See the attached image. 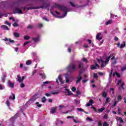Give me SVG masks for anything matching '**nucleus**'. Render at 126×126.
Masks as SVG:
<instances>
[{
    "label": "nucleus",
    "mask_w": 126,
    "mask_h": 126,
    "mask_svg": "<svg viewBox=\"0 0 126 126\" xmlns=\"http://www.w3.org/2000/svg\"><path fill=\"white\" fill-rule=\"evenodd\" d=\"M67 87H68L67 86H66L64 87L65 90L66 92H65V93H67L68 95H71V94L72 93L71 91H70L69 89H67Z\"/></svg>",
    "instance_id": "obj_17"
},
{
    "label": "nucleus",
    "mask_w": 126,
    "mask_h": 126,
    "mask_svg": "<svg viewBox=\"0 0 126 126\" xmlns=\"http://www.w3.org/2000/svg\"><path fill=\"white\" fill-rule=\"evenodd\" d=\"M110 93H111L112 94H115V92H114V89H110Z\"/></svg>",
    "instance_id": "obj_49"
},
{
    "label": "nucleus",
    "mask_w": 126,
    "mask_h": 126,
    "mask_svg": "<svg viewBox=\"0 0 126 126\" xmlns=\"http://www.w3.org/2000/svg\"><path fill=\"white\" fill-rule=\"evenodd\" d=\"M32 40L34 43H38L40 41V35H37L36 37H33Z\"/></svg>",
    "instance_id": "obj_11"
},
{
    "label": "nucleus",
    "mask_w": 126,
    "mask_h": 126,
    "mask_svg": "<svg viewBox=\"0 0 126 126\" xmlns=\"http://www.w3.org/2000/svg\"><path fill=\"white\" fill-rule=\"evenodd\" d=\"M5 24H6V25H8V26H10L11 24L7 21H5Z\"/></svg>",
    "instance_id": "obj_50"
},
{
    "label": "nucleus",
    "mask_w": 126,
    "mask_h": 126,
    "mask_svg": "<svg viewBox=\"0 0 126 126\" xmlns=\"http://www.w3.org/2000/svg\"><path fill=\"white\" fill-rule=\"evenodd\" d=\"M122 96L121 95H118V101H121V100H122Z\"/></svg>",
    "instance_id": "obj_57"
},
{
    "label": "nucleus",
    "mask_w": 126,
    "mask_h": 126,
    "mask_svg": "<svg viewBox=\"0 0 126 126\" xmlns=\"http://www.w3.org/2000/svg\"><path fill=\"white\" fill-rule=\"evenodd\" d=\"M64 76H65L66 83H68V82H69V78L71 77V76L66 73L64 74Z\"/></svg>",
    "instance_id": "obj_8"
},
{
    "label": "nucleus",
    "mask_w": 126,
    "mask_h": 126,
    "mask_svg": "<svg viewBox=\"0 0 126 126\" xmlns=\"http://www.w3.org/2000/svg\"><path fill=\"white\" fill-rule=\"evenodd\" d=\"M94 78H95L96 79H97V78H98V75L97 74V73H94Z\"/></svg>",
    "instance_id": "obj_46"
},
{
    "label": "nucleus",
    "mask_w": 126,
    "mask_h": 126,
    "mask_svg": "<svg viewBox=\"0 0 126 126\" xmlns=\"http://www.w3.org/2000/svg\"><path fill=\"white\" fill-rule=\"evenodd\" d=\"M5 87L3 85L0 84V90H3V89H5Z\"/></svg>",
    "instance_id": "obj_36"
},
{
    "label": "nucleus",
    "mask_w": 126,
    "mask_h": 126,
    "mask_svg": "<svg viewBox=\"0 0 126 126\" xmlns=\"http://www.w3.org/2000/svg\"><path fill=\"white\" fill-rule=\"evenodd\" d=\"M94 102H93V100L92 99H90L89 101V103H87L86 104V106L87 107H89V106H92V104L94 103Z\"/></svg>",
    "instance_id": "obj_21"
},
{
    "label": "nucleus",
    "mask_w": 126,
    "mask_h": 126,
    "mask_svg": "<svg viewBox=\"0 0 126 126\" xmlns=\"http://www.w3.org/2000/svg\"><path fill=\"white\" fill-rule=\"evenodd\" d=\"M6 105L9 108V106L10 105V102H9V100L8 99H7L6 101Z\"/></svg>",
    "instance_id": "obj_35"
},
{
    "label": "nucleus",
    "mask_w": 126,
    "mask_h": 126,
    "mask_svg": "<svg viewBox=\"0 0 126 126\" xmlns=\"http://www.w3.org/2000/svg\"><path fill=\"white\" fill-rule=\"evenodd\" d=\"M20 8V7H19V6H18V5L15 6L13 9V13H14V14L18 13L19 14H22L23 13V12H22V11Z\"/></svg>",
    "instance_id": "obj_5"
},
{
    "label": "nucleus",
    "mask_w": 126,
    "mask_h": 126,
    "mask_svg": "<svg viewBox=\"0 0 126 126\" xmlns=\"http://www.w3.org/2000/svg\"><path fill=\"white\" fill-rule=\"evenodd\" d=\"M34 28V26L32 25H29L27 29H32Z\"/></svg>",
    "instance_id": "obj_41"
},
{
    "label": "nucleus",
    "mask_w": 126,
    "mask_h": 126,
    "mask_svg": "<svg viewBox=\"0 0 126 126\" xmlns=\"http://www.w3.org/2000/svg\"><path fill=\"white\" fill-rule=\"evenodd\" d=\"M104 110H105V107H102L100 109H97V110L96 111V113H98V112H99V113H102Z\"/></svg>",
    "instance_id": "obj_28"
},
{
    "label": "nucleus",
    "mask_w": 126,
    "mask_h": 126,
    "mask_svg": "<svg viewBox=\"0 0 126 126\" xmlns=\"http://www.w3.org/2000/svg\"><path fill=\"white\" fill-rule=\"evenodd\" d=\"M8 84L11 88H13L14 86V84L10 82V81H8Z\"/></svg>",
    "instance_id": "obj_23"
},
{
    "label": "nucleus",
    "mask_w": 126,
    "mask_h": 126,
    "mask_svg": "<svg viewBox=\"0 0 126 126\" xmlns=\"http://www.w3.org/2000/svg\"><path fill=\"white\" fill-rule=\"evenodd\" d=\"M37 73V70H34L33 72H32V76H33V75H34L35 73Z\"/></svg>",
    "instance_id": "obj_60"
},
{
    "label": "nucleus",
    "mask_w": 126,
    "mask_h": 126,
    "mask_svg": "<svg viewBox=\"0 0 126 126\" xmlns=\"http://www.w3.org/2000/svg\"><path fill=\"white\" fill-rule=\"evenodd\" d=\"M13 26L14 27H17V26H18V24H17V23L15 22L14 23V24H13Z\"/></svg>",
    "instance_id": "obj_51"
},
{
    "label": "nucleus",
    "mask_w": 126,
    "mask_h": 126,
    "mask_svg": "<svg viewBox=\"0 0 126 126\" xmlns=\"http://www.w3.org/2000/svg\"><path fill=\"white\" fill-rule=\"evenodd\" d=\"M112 57H113V55H110L108 57L103 56L102 58H100V60L97 59L98 63L101 68H103L106 66V64L108 63L109 61H110V59L112 58Z\"/></svg>",
    "instance_id": "obj_2"
},
{
    "label": "nucleus",
    "mask_w": 126,
    "mask_h": 126,
    "mask_svg": "<svg viewBox=\"0 0 126 126\" xmlns=\"http://www.w3.org/2000/svg\"><path fill=\"white\" fill-rule=\"evenodd\" d=\"M74 103L76 105L77 107H80V100L77 99H74Z\"/></svg>",
    "instance_id": "obj_18"
},
{
    "label": "nucleus",
    "mask_w": 126,
    "mask_h": 126,
    "mask_svg": "<svg viewBox=\"0 0 126 126\" xmlns=\"http://www.w3.org/2000/svg\"><path fill=\"white\" fill-rule=\"evenodd\" d=\"M32 63V61L31 60H28L26 63V64H27V65H30V64H31Z\"/></svg>",
    "instance_id": "obj_31"
},
{
    "label": "nucleus",
    "mask_w": 126,
    "mask_h": 126,
    "mask_svg": "<svg viewBox=\"0 0 126 126\" xmlns=\"http://www.w3.org/2000/svg\"><path fill=\"white\" fill-rule=\"evenodd\" d=\"M10 100H15V94H12L11 95L9 96Z\"/></svg>",
    "instance_id": "obj_22"
},
{
    "label": "nucleus",
    "mask_w": 126,
    "mask_h": 126,
    "mask_svg": "<svg viewBox=\"0 0 126 126\" xmlns=\"http://www.w3.org/2000/svg\"><path fill=\"white\" fill-rule=\"evenodd\" d=\"M115 75H116V76H117V77H121L120 74H119V73H118L117 72L113 73V76H115Z\"/></svg>",
    "instance_id": "obj_34"
},
{
    "label": "nucleus",
    "mask_w": 126,
    "mask_h": 126,
    "mask_svg": "<svg viewBox=\"0 0 126 126\" xmlns=\"http://www.w3.org/2000/svg\"><path fill=\"white\" fill-rule=\"evenodd\" d=\"M7 6V3H6V1H3L0 2V7L1 8H4Z\"/></svg>",
    "instance_id": "obj_7"
},
{
    "label": "nucleus",
    "mask_w": 126,
    "mask_h": 126,
    "mask_svg": "<svg viewBox=\"0 0 126 126\" xmlns=\"http://www.w3.org/2000/svg\"><path fill=\"white\" fill-rule=\"evenodd\" d=\"M76 66L77 65H76V64L71 63L66 68V69L67 70V72H68L69 73H72V72H73L75 70H76V69H77Z\"/></svg>",
    "instance_id": "obj_4"
},
{
    "label": "nucleus",
    "mask_w": 126,
    "mask_h": 126,
    "mask_svg": "<svg viewBox=\"0 0 126 126\" xmlns=\"http://www.w3.org/2000/svg\"><path fill=\"white\" fill-rule=\"evenodd\" d=\"M25 86V85H24V84L23 83L21 84L20 87H21V88H23V87H24Z\"/></svg>",
    "instance_id": "obj_62"
},
{
    "label": "nucleus",
    "mask_w": 126,
    "mask_h": 126,
    "mask_svg": "<svg viewBox=\"0 0 126 126\" xmlns=\"http://www.w3.org/2000/svg\"><path fill=\"white\" fill-rule=\"evenodd\" d=\"M46 101H47V99L46 98V97H43L42 99V103H45V102H46Z\"/></svg>",
    "instance_id": "obj_44"
},
{
    "label": "nucleus",
    "mask_w": 126,
    "mask_h": 126,
    "mask_svg": "<svg viewBox=\"0 0 126 126\" xmlns=\"http://www.w3.org/2000/svg\"><path fill=\"white\" fill-rule=\"evenodd\" d=\"M39 75L40 76H42V79H45V77H46V75L45 74V73H43V72H40L39 73Z\"/></svg>",
    "instance_id": "obj_29"
},
{
    "label": "nucleus",
    "mask_w": 126,
    "mask_h": 126,
    "mask_svg": "<svg viewBox=\"0 0 126 126\" xmlns=\"http://www.w3.org/2000/svg\"><path fill=\"white\" fill-rule=\"evenodd\" d=\"M38 8H40L39 7H35L33 6V4L31 3L28 5H27L25 7L24 9H27L28 10H30V9H37Z\"/></svg>",
    "instance_id": "obj_6"
},
{
    "label": "nucleus",
    "mask_w": 126,
    "mask_h": 126,
    "mask_svg": "<svg viewBox=\"0 0 126 126\" xmlns=\"http://www.w3.org/2000/svg\"><path fill=\"white\" fill-rule=\"evenodd\" d=\"M124 84H125V83L122 81V80H118V85H120V88H122L123 89H125V88H124Z\"/></svg>",
    "instance_id": "obj_9"
},
{
    "label": "nucleus",
    "mask_w": 126,
    "mask_h": 126,
    "mask_svg": "<svg viewBox=\"0 0 126 126\" xmlns=\"http://www.w3.org/2000/svg\"><path fill=\"white\" fill-rule=\"evenodd\" d=\"M37 26H38V28H42V27H43V24H38Z\"/></svg>",
    "instance_id": "obj_55"
},
{
    "label": "nucleus",
    "mask_w": 126,
    "mask_h": 126,
    "mask_svg": "<svg viewBox=\"0 0 126 126\" xmlns=\"http://www.w3.org/2000/svg\"><path fill=\"white\" fill-rule=\"evenodd\" d=\"M102 35V33L99 32L96 34V36L95 37L96 40H98V41H101L102 39H103V37L100 36Z\"/></svg>",
    "instance_id": "obj_14"
},
{
    "label": "nucleus",
    "mask_w": 126,
    "mask_h": 126,
    "mask_svg": "<svg viewBox=\"0 0 126 126\" xmlns=\"http://www.w3.org/2000/svg\"><path fill=\"white\" fill-rule=\"evenodd\" d=\"M6 77V75L5 74H3V76L1 78V80L3 83H4V81H5Z\"/></svg>",
    "instance_id": "obj_32"
},
{
    "label": "nucleus",
    "mask_w": 126,
    "mask_h": 126,
    "mask_svg": "<svg viewBox=\"0 0 126 126\" xmlns=\"http://www.w3.org/2000/svg\"><path fill=\"white\" fill-rule=\"evenodd\" d=\"M48 83H51V82L48 81L44 82L42 87H43V86H45V85H46V84H48Z\"/></svg>",
    "instance_id": "obj_39"
},
{
    "label": "nucleus",
    "mask_w": 126,
    "mask_h": 126,
    "mask_svg": "<svg viewBox=\"0 0 126 126\" xmlns=\"http://www.w3.org/2000/svg\"><path fill=\"white\" fill-rule=\"evenodd\" d=\"M96 68L100 69V66L97 63H95V65H93L91 66V69H96Z\"/></svg>",
    "instance_id": "obj_16"
},
{
    "label": "nucleus",
    "mask_w": 126,
    "mask_h": 126,
    "mask_svg": "<svg viewBox=\"0 0 126 126\" xmlns=\"http://www.w3.org/2000/svg\"><path fill=\"white\" fill-rule=\"evenodd\" d=\"M29 43H30V41H26L24 43V47H25L26 45H27V44H29Z\"/></svg>",
    "instance_id": "obj_56"
},
{
    "label": "nucleus",
    "mask_w": 126,
    "mask_h": 126,
    "mask_svg": "<svg viewBox=\"0 0 126 126\" xmlns=\"http://www.w3.org/2000/svg\"><path fill=\"white\" fill-rule=\"evenodd\" d=\"M78 68H81L82 69H84L83 63H81V62H79Z\"/></svg>",
    "instance_id": "obj_24"
},
{
    "label": "nucleus",
    "mask_w": 126,
    "mask_h": 126,
    "mask_svg": "<svg viewBox=\"0 0 126 126\" xmlns=\"http://www.w3.org/2000/svg\"><path fill=\"white\" fill-rule=\"evenodd\" d=\"M57 111V107H54L51 109L50 110V114H55L56 113V111Z\"/></svg>",
    "instance_id": "obj_20"
},
{
    "label": "nucleus",
    "mask_w": 126,
    "mask_h": 126,
    "mask_svg": "<svg viewBox=\"0 0 126 126\" xmlns=\"http://www.w3.org/2000/svg\"><path fill=\"white\" fill-rule=\"evenodd\" d=\"M18 80L17 81L20 83V82H22V80L21 79V77L19 75L17 76Z\"/></svg>",
    "instance_id": "obj_33"
},
{
    "label": "nucleus",
    "mask_w": 126,
    "mask_h": 126,
    "mask_svg": "<svg viewBox=\"0 0 126 126\" xmlns=\"http://www.w3.org/2000/svg\"><path fill=\"white\" fill-rule=\"evenodd\" d=\"M71 90L72 91V92H75V91L76 90V88H75V87H73L71 88Z\"/></svg>",
    "instance_id": "obj_54"
},
{
    "label": "nucleus",
    "mask_w": 126,
    "mask_h": 126,
    "mask_svg": "<svg viewBox=\"0 0 126 126\" xmlns=\"http://www.w3.org/2000/svg\"><path fill=\"white\" fill-rule=\"evenodd\" d=\"M14 37H15L16 38H18V37H19V33H17V32H14L13 33Z\"/></svg>",
    "instance_id": "obj_37"
},
{
    "label": "nucleus",
    "mask_w": 126,
    "mask_h": 126,
    "mask_svg": "<svg viewBox=\"0 0 126 126\" xmlns=\"http://www.w3.org/2000/svg\"><path fill=\"white\" fill-rule=\"evenodd\" d=\"M24 40H29V39H30V37H29V36L26 35L24 36Z\"/></svg>",
    "instance_id": "obj_47"
},
{
    "label": "nucleus",
    "mask_w": 126,
    "mask_h": 126,
    "mask_svg": "<svg viewBox=\"0 0 126 126\" xmlns=\"http://www.w3.org/2000/svg\"><path fill=\"white\" fill-rule=\"evenodd\" d=\"M37 105V107H38V108H41L42 107V104H39V102H36L35 103Z\"/></svg>",
    "instance_id": "obj_48"
},
{
    "label": "nucleus",
    "mask_w": 126,
    "mask_h": 126,
    "mask_svg": "<svg viewBox=\"0 0 126 126\" xmlns=\"http://www.w3.org/2000/svg\"><path fill=\"white\" fill-rule=\"evenodd\" d=\"M59 108H61L62 109H65V106L64 105H60Z\"/></svg>",
    "instance_id": "obj_61"
},
{
    "label": "nucleus",
    "mask_w": 126,
    "mask_h": 126,
    "mask_svg": "<svg viewBox=\"0 0 126 126\" xmlns=\"http://www.w3.org/2000/svg\"><path fill=\"white\" fill-rule=\"evenodd\" d=\"M82 62H84L85 63H88V61L87 60V59L85 58H84L82 59Z\"/></svg>",
    "instance_id": "obj_45"
},
{
    "label": "nucleus",
    "mask_w": 126,
    "mask_h": 126,
    "mask_svg": "<svg viewBox=\"0 0 126 126\" xmlns=\"http://www.w3.org/2000/svg\"><path fill=\"white\" fill-rule=\"evenodd\" d=\"M27 69H28V67H27L25 66H24V67H23V70H27Z\"/></svg>",
    "instance_id": "obj_59"
},
{
    "label": "nucleus",
    "mask_w": 126,
    "mask_h": 126,
    "mask_svg": "<svg viewBox=\"0 0 126 126\" xmlns=\"http://www.w3.org/2000/svg\"><path fill=\"white\" fill-rule=\"evenodd\" d=\"M102 96L103 97H104V98H106L107 97V93H106L105 92H103L102 93Z\"/></svg>",
    "instance_id": "obj_43"
},
{
    "label": "nucleus",
    "mask_w": 126,
    "mask_h": 126,
    "mask_svg": "<svg viewBox=\"0 0 126 126\" xmlns=\"http://www.w3.org/2000/svg\"><path fill=\"white\" fill-rule=\"evenodd\" d=\"M118 103H119V101H115L113 105L112 106V108H114V107H115V106H116L117 104H118Z\"/></svg>",
    "instance_id": "obj_42"
},
{
    "label": "nucleus",
    "mask_w": 126,
    "mask_h": 126,
    "mask_svg": "<svg viewBox=\"0 0 126 126\" xmlns=\"http://www.w3.org/2000/svg\"><path fill=\"white\" fill-rule=\"evenodd\" d=\"M58 79L59 81L61 83V84H63V79H62V75H59L58 76Z\"/></svg>",
    "instance_id": "obj_25"
},
{
    "label": "nucleus",
    "mask_w": 126,
    "mask_h": 126,
    "mask_svg": "<svg viewBox=\"0 0 126 126\" xmlns=\"http://www.w3.org/2000/svg\"><path fill=\"white\" fill-rule=\"evenodd\" d=\"M98 126H102V123L101 122H98Z\"/></svg>",
    "instance_id": "obj_63"
},
{
    "label": "nucleus",
    "mask_w": 126,
    "mask_h": 126,
    "mask_svg": "<svg viewBox=\"0 0 126 126\" xmlns=\"http://www.w3.org/2000/svg\"><path fill=\"white\" fill-rule=\"evenodd\" d=\"M81 79H82V77L79 74L78 76L77 77V80L76 83H79L80 82Z\"/></svg>",
    "instance_id": "obj_19"
},
{
    "label": "nucleus",
    "mask_w": 126,
    "mask_h": 126,
    "mask_svg": "<svg viewBox=\"0 0 126 126\" xmlns=\"http://www.w3.org/2000/svg\"><path fill=\"white\" fill-rule=\"evenodd\" d=\"M10 20H12L13 22H14V21H15V19H14V18H13V17H10L9 18Z\"/></svg>",
    "instance_id": "obj_58"
},
{
    "label": "nucleus",
    "mask_w": 126,
    "mask_h": 126,
    "mask_svg": "<svg viewBox=\"0 0 126 126\" xmlns=\"http://www.w3.org/2000/svg\"><path fill=\"white\" fill-rule=\"evenodd\" d=\"M117 47L120 48V49H123V48H125L126 47V42L125 41L123 42V43L121 44V43L119 42L117 44Z\"/></svg>",
    "instance_id": "obj_10"
},
{
    "label": "nucleus",
    "mask_w": 126,
    "mask_h": 126,
    "mask_svg": "<svg viewBox=\"0 0 126 126\" xmlns=\"http://www.w3.org/2000/svg\"><path fill=\"white\" fill-rule=\"evenodd\" d=\"M19 114L18 113H17L14 117H13L11 119H10V122L12 123V126H13V123H14V121H15V119H17V117H18Z\"/></svg>",
    "instance_id": "obj_13"
},
{
    "label": "nucleus",
    "mask_w": 126,
    "mask_h": 126,
    "mask_svg": "<svg viewBox=\"0 0 126 126\" xmlns=\"http://www.w3.org/2000/svg\"><path fill=\"white\" fill-rule=\"evenodd\" d=\"M4 40L6 41V44L8 45H9L10 43H14V40L10 39H8V38H5Z\"/></svg>",
    "instance_id": "obj_15"
},
{
    "label": "nucleus",
    "mask_w": 126,
    "mask_h": 126,
    "mask_svg": "<svg viewBox=\"0 0 126 126\" xmlns=\"http://www.w3.org/2000/svg\"><path fill=\"white\" fill-rule=\"evenodd\" d=\"M66 119H72L73 121L75 124H79V123H80V121L79 120H75L74 116H68L66 117Z\"/></svg>",
    "instance_id": "obj_12"
},
{
    "label": "nucleus",
    "mask_w": 126,
    "mask_h": 126,
    "mask_svg": "<svg viewBox=\"0 0 126 126\" xmlns=\"http://www.w3.org/2000/svg\"><path fill=\"white\" fill-rule=\"evenodd\" d=\"M76 110L78 112H84V110L80 108H77Z\"/></svg>",
    "instance_id": "obj_40"
},
{
    "label": "nucleus",
    "mask_w": 126,
    "mask_h": 126,
    "mask_svg": "<svg viewBox=\"0 0 126 126\" xmlns=\"http://www.w3.org/2000/svg\"><path fill=\"white\" fill-rule=\"evenodd\" d=\"M121 119H122V118H121V117H117L116 118L117 121H120Z\"/></svg>",
    "instance_id": "obj_64"
},
{
    "label": "nucleus",
    "mask_w": 126,
    "mask_h": 126,
    "mask_svg": "<svg viewBox=\"0 0 126 126\" xmlns=\"http://www.w3.org/2000/svg\"><path fill=\"white\" fill-rule=\"evenodd\" d=\"M87 121H89V122H93V120L91 118H90V117H87Z\"/></svg>",
    "instance_id": "obj_52"
},
{
    "label": "nucleus",
    "mask_w": 126,
    "mask_h": 126,
    "mask_svg": "<svg viewBox=\"0 0 126 126\" xmlns=\"http://www.w3.org/2000/svg\"><path fill=\"white\" fill-rule=\"evenodd\" d=\"M112 24V20H109L105 23V25H109V24Z\"/></svg>",
    "instance_id": "obj_38"
},
{
    "label": "nucleus",
    "mask_w": 126,
    "mask_h": 126,
    "mask_svg": "<svg viewBox=\"0 0 126 126\" xmlns=\"http://www.w3.org/2000/svg\"><path fill=\"white\" fill-rule=\"evenodd\" d=\"M21 1H28V2H31V3H33L34 1L42 2L43 4L41 7L42 8H47L49 6V4L46 3V0H21Z\"/></svg>",
    "instance_id": "obj_3"
},
{
    "label": "nucleus",
    "mask_w": 126,
    "mask_h": 126,
    "mask_svg": "<svg viewBox=\"0 0 126 126\" xmlns=\"http://www.w3.org/2000/svg\"><path fill=\"white\" fill-rule=\"evenodd\" d=\"M103 126H109V124L107 123V122H104L103 123Z\"/></svg>",
    "instance_id": "obj_53"
},
{
    "label": "nucleus",
    "mask_w": 126,
    "mask_h": 126,
    "mask_svg": "<svg viewBox=\"0 0 126 126\" xmlns=\"http://www.w3.org/2000/svg\"><path fill=\"white\" fill-rule=\"evenodd\" d=\"M1 28H2V29H3V30H9L8 27H7V26L5 25H2L1 26Z\"/></svg>",
    "instance_id": "obj_26"
},
{
    "label": "nucleus",
    "mask_w": 126,
    "mask_h": 126,
    "mask_svg": "<svg viewBox=\"0 0 126 126\" xmlns=\"http://www.w3.org/2000/svg\"><path fill=\"white\" fill-rule=\"evenodd\" d=\"M54 7H55L56 8H59L61 11H63V12L64 14L62 16H58L56 15L55 13L53 12V11L52 10H50V12L53 16H55V17H57L58 18H64L65 16H66V14H67V12H69V11H71L70 9L68 8L67 7H65L64 6H62L58 3H55L53 7H52V8H54Z\"/></svg>",
    "instance_id": "obj_1"
},
{
    "label": "nucleus",
    "mask_w": 126,
    "mask_h": 126,
    "mask_svg": "<svg viewBox=\"0 0 126 126\" xmlns=\"http://www.w3.org/2000/svg\"><path fill=\"white\" fill-rule=\"evenodd\" d=\"M59 93H60V91H55L54 92H51V94H52V95H58V94H59Z\"/></svg>",
    "instance_id": "obj_27"
},
{
    "label": "nucleus",
    "mask_w": 126,
    "mask_h": 126,
    "mask_svg": "<svg viewBox=\"0 0 126 126\" xmlns=\"http://www.w3.org/2000/svg\"><path fill=\"white\" fill-rule=\"evenodd\" d=\"M110 101H111V98L106 97V99L105 100V103L104 104V106H105V105H106V104H108V103H109V102H110Z\"/></svg>",
    "instance_id": "obj_30"
}]
</instances>
